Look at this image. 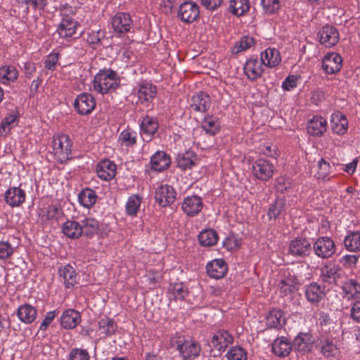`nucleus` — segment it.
Wrapping results in <instances>:
<instances>
[{
  "mask_svg": "<svg viewBox=\"0 0 360 360\" xmlns=\"http://www.w3.org/2000/svg\"><path fill=\"white\" fill-rule=\"evenodd\" d=\"M120 84V76L110 68L100 70L94 76L93 82L94 91L103 95L114 91Z\"/></svg>",
  "mask_w": 360,
  "mask_h": 360,
  "instance_id": "1",
  "label": "nucleus"
},
{
  "mask_svg": "<svg viewBox=\"0 0 360 360\" xmlns=\"http://www.w3.org/2000/svg\"><path fill=\"white\" fill-rule=\"evenodd\" d=\"M304 265L297 266L291 270H286L283 273V278L279 281L278 287L281 293L288 295L298 290V285L302 281V270H307Z\"/></svg>",
  "mask_w": 360,
  "mask_h": 360,
  "instance_id": "2",
  "label": "nucleus"
},
{
  "mask_svg": "<svg viewBox=\"0 0 360 360\" xmlns=\"http://www.w3.org/2000/svg\"><path fill=\"white\" fill-rule=\"evenodd\" d=\"M53 153L56 160L64 163L72 158V141L67 134L53 136L52 140Z\"/></svg>",
  "mask_w": 360,
  "mask_h": 360,
  "instance_id": "3",
  "label": "nucleus"
},
{
  "mask_svg": "<svg viewBox=\"0 0 360 360\" xmlns=\"http://www.w3.org/2000/svg\"><path fill=\"white\" fill-rule=\"evenodd\" d=\"M176 349L183 360L195 359L201 352V347L198 342L184 338H179L176 341Z\"/></svg>",
  "mask_w": 360,
  "mask_h": 360,
  "instance_id": "4",
  "label": "nucleus"
},
{
  "mask_svg": "<svg viewBox=\"0 0 360 360\" xmlns=\"http://www.w3.org/2000/svg\"><path fill=\"white\" fill-rule=\"evenodd\" d=\"M314 254L322 259H328L335 252L336 248L334 241L329 237H319L314 243Z\"/></svg>",
  "mask_w": 360,
  "mask_h": 360,
  "instance_id": "5",
  "label": "nucleus"
},
{
  "mask_svg": "<svg viewBox=\"0 0 360 360\" xmlns=\"http://www.w3.org/2000/svg\"><path fill=\"white\" fill-rule=\"evenodd\" d=\"M274 170V165L266 159H258L252 165L253 175L257 179L264 181L273 177Z\"/></svg>",
  "mask_w": 360,
  "mask_h": 360,
  "instance_id": "6",
  "label": "nucleus"
},
{
  "mask_svg": "<svg viewBox=\"0 0 360 360\" xmlns=\"http://www.w3.org/2000/svg\"><path fill=\"white\" fill-rule=\"evenodd\" d=\"M96 105L94 96L89 93H82L75 99L73 106L78 114L87 115L95 108Z\"/></svg>",
  "mask_w": 360,
  "mask_h": 360,
  "instance_id": "7",
  "label": "nucleus"
},
{
  "mask_svg": "<svg viewBox=\"0 0 360 360\" xmlns=\"http://www.w3.org/2000/svg\"><path fill=\"white\" fill-rule=\"evenodd\" d=\"M320 44L326 47L330 48L337 44L340 39L338 29L333 25L323 26L317 33Z\"/></svg>",
  "mask_w": 360,
  "mask_h": 360,
  "instance_id": "8",
  "label": "nucleus"
},
{
  "mask_svg": "<svg viewBox=\"0 0 360 360\" xmlns=\"http://www.w3.org/2000/svg\"><path fill=\"white\" fill-rule=\"evenodd\" d=\"M200 16L199 6L193 1H186L179 6L178 18L185 23H191Z\"/></svg>",
  "mask_w": 360,
  "mask_h": 360,
  "instance_id": "9",
  "label": "nucleus"
},
{
  "mask_svg": "<svg viewBox=\"0 0 360 360\" xmlns=\"http://www.w3.org/2000/svg\"><path fill=\"white\" fill-rule=\"evenodd\" d=\"M311 250V245L308 239L297 237L290 241L288 247V253L296 257L308 256Z\"/></svg>",
  "mask_w": 360,
  "mask_h": 360,
  "instance_id": "10",
  "label": "nucleus"
},
{
  "mask_svg": "<svg viewBox=\"0 0 360 360\" xmlns=\"http://www.w3.org/2000/svg\"><path fill=\"white\" fill-rule=\"evenodd\" d=\"M243 71L249 80L255 82L262 77L264 68L263 64L257 58L251 57L245 63Z\"/></svg>",
  "mask_w": 360,
  "mask_h": 360,
  "instance_id": "11",
  "label": "nucleus"
},
{
  "mask_svg": "<svg viewBox=\"0 0 360 360\" xmlns=\"http://www.w3.org/2000/svg\"><path fill=\"white\" fill-rule=\"evenodd\" d=\"M176 196L174 188L169 185L165 184L158 186L155 191V200L162 207L172 204Z\"/></svg>",
  "mask_w": 360,
  "mask_h": 360,
  "instance_id": "12",
  "label": "nucleus"
},
{
  "mask_svg": "<svg viewBox=\"0 0 360 360\" xmlns=\"http://www.w3.org/2000/svg\"><path fill=\"white\" fill-rule=\"evenodd\" d=\"M25 198V191L17 186L9 188L4 193V201L11 207L20 206Z\"/></svg>",
  "mask_w": 360,
  "mask_h": 360,
  "instance_id": "13",
  "label": "nucleus"
},
{
  "mask_svg": "<svg viewBox=\"0 0 360 360\" xmlns=\"http://www.w3.org/2000/svg\"><path fill=\"white\" fill-rule=\"evenodd\" d=\"M203 203L201 198L193 195L184 198L181 209L189 217L197 215L202 209Z\"/></svg>",
  "mask_w": 360,
  "mask_h": 360,
  "instance_id": "14",
  "label": "nucleus"
},
{
  "mask_svg": "<svg viewBox=\"0 0 360 360\" xmlns=\"http://www.w3.org/2000/svg\"><path fill=\"white\" fill-rule=\"evenodd\" d=\"M314 340L309 333H300L293 340L292 349L305 354L311 351Z\"/></svg>",
  "mask_w": 360,
  "mask_h": 360,
  "instance_id": "15",
  "label": "nucleus"
},
{
  "mask_svg": "<svg viewBox=\"0 0 360 360\" xmlns=\"http://www.w3.org/2000/svg\"><path fill=\"white\" fill-rule=\"evenodd\" d=\"M157 95L156 86L150 83H143L140 86L137 91L138 101L149 107L150 103L153 101Z\"/></svg>",
  "mask_w": 360,
  "mask_h": 360,
  "instance_id": "16",
  "label": "nucleus"
},
{
  "mask_svg": "<svg viewBox=\"0 0 360 360\" xmlns=\"http://www.w3.org/2000/svg\"><path fill=\"white\" fill-rule=\"evenodd\" d=\"M131 18L129 14L126 13H117L112 18L111 24L115 32L125 33L130 30Z\"/></svg>",
  "mask_w": 360,
  "mask_h": 360,
  "instance_id": "17",
  "label": "nucleus"
},
{
  "mask_svg": "<svg viewBox=\"0 0 360 360\" xmlns=\"http://www.w3.org/2000/svg\"><path fill=\"white\" fill-rule=\"evenodd\" d=\"M206 271L210 278L220 279L227 273L228 267L224 259H217L207 264Z\"/></svg>",
  "mask_w": 360,
  "mask_h": 360,
  "instance_id": "18",
  "label": "nucleus"
},
{
  "mask_svg": "<svg viewBox=\"0 0 360 360\" xmlns=\"http://www.w3.org/2000/svg\"><path fill=\"white\" fill-rule=\"evenodd\" d=\"M342 57L335 53L327 54L322 60V68L326 73L334 74L342 68Z\"/></svg>",
  "mask_w": 360,
  "mask_h": 360,
  "instance_id": "19",
  "label": "nucleus"
},
{
  "mask_svg": "<svg viewBox=\"0 0 360 360\" xmlns=\"http://www.w3.org/2000/svg\"><path fill=\"white\" fill-rule=\"evenodd\" d=\"M79 27V23L77 21L70 16H66L62 20L57 32L60 37L68 38L76 34V30Z\"/></svg>",
  "mask_w": 360,
  "mask_h": 360,
  "instance_id": "20",
  "label": "nucleus"
},
{
  "mask_svg": "<svg viewBox=\"0 0 360 360\" xmlns=\"http://www.w3.org/2000/svg\"><path fill=\"white\" fill-rule=\"evenodd\" d=\"M259 60L264 66L272 68L281 63V57L276 49L269 47L261 52Z\"/></svg>",
  "mask_w": 360,
  "mask_h": 360,
  "instance_id": "21",
  "label": "nucleus"
},
{
  "mask_svg": "<svg viewBox=\"0 0 360 360\" xmlns=\"http://www.w3.org/2000/svg\"><path fill=\"white\" fill-rule=\"evenodd\" d=\"M81 321L80 314L72 309H68L63 311L60 318V323L61 326L65 329H73Z\"/></svg>",
  "mask_w": 360,
  "mask_h": 360,
  "instance_id": "22",
  "label": "nucleus"
},
{
  "mask_svg": "<svg viewBox=\"0 0 360 360\" xmlns=\"http://www.w3.org/2000/svg\"><path fill=\"white\" fill-rule=\"evenodd\" d=\"M96 172L100 179L110 181L115 176L116 165L108 160H102L96 166Z\"/></svg>",
  "mask_w": 360,
  "mask_h": 360,
  "instance_id": "23",
  "label": "nucleus"
},
{
  "mask_svg": "<svg viewBox=\"0 0 360 360\" xmlns=\"http://www.w3.org/2000/svg\"><path fill=\"white\" fill-rule=\"evenodd\" d=\"M327 122L321 116H314L307 125V132L314 136H321L326 131Z\"/></svg>",
  "mask_w": 360,
  "mask_h": 360,
  "instance_id": "24",
  "label": "nucleus"
},
{
  "mask_svg": "<svg viewBox=\"0 0 360 360\" xmlns=\"http://www.w3.org/2000/svg\"><path fill=\"white\" fill-rule=\"evenodd\" d=\"M58 274L63 279V283L66 288H72L77 283V274L75 268L70 264L59 267Z\"/></svg>",
  "mask_w": 360,
  "mask_h": 360,
  "instance_id": "25",
  "label": "nucleus"
},
{
  "mask_svg": "<svg viewBox=\"0 0 360 360\" xmlns=\"http://www.w3.org/2000/svg\"><path fill=\"white\" fill-rule=\"evenodd\" d=\"M171 163V158L164 151H158L150 158L151 169L157 172L167 169Z\"/></svg>",
  "mask_w": 360,
  "mask_h": 360,
  "instance_id": "26",
  "label": "nucleus"
},
{
  "mask_svg": "<svg viewBox=\"0 0 360 360\" xmlns=\"http://www.w3.org/2000/svg\"><path fill=\"white\" fill-rule=\"evenodd\" d=\"M233 342L232 335L226 330H219L212 337L211 343L219 352L225 349Z\"/></svg>",
  "mask_w": 360,
  "mask_h": 360,
  "instance_id": "27",
  "label": "nucleus"
},
{
  "mask_svg": "<svg viewBox=\"0 0 360 360\" xmlns=\"http://www.w3.org/2000/svg\"><path fill=\"white\" fill-rule=\"evenodd\" d=\"M210 105V97L204 92H199L191 98V108L196 112H205Z\"/></svg>",
  "mask_w": 360,
  "mask_h": 360,
  "instance_id": "28",
  "label": "nucleus"
},
{
  "mask_svg": "<svg viewBox=\"0 0 360 360\" xmlns=\"http://www.w3.org/2000/svg\"><path fill=\"white\" fill-rule=\"evenodd\" d=\"M197 155L191 150L179 153L176 158L177 167L184 172L195 167L197 165Z\"/></svg>",
  "mask_w": 360,
  "mask_h": 360,
  "instance_id": "29",
  "label": "nucleus"
},
{
  "mask_svg": "<svg viewBox=\"0 0 360 360\" xmlns=\"http://www.w3.org/2000/svg\"><path fill=\"white\" fill-rule=\"evenodd\" d=\"M340 276V268L334 264L325 265L321 269V278L326 283H336Z\"/></svg>",
  "mask_w": 360,
  "mask_h": 360,
  "instance_id": "30",
  "label": "nucleus"
},
{
  "mask_svg": "<svg viewBox=\"0 0 360 360\" xmlns=\"http://www.w3.org/2000/svg\"><path fill=\"white\" fill-rule=\"evenodd\" d=\"M292 343L285 337L276 338L272 344V352L279 357H285L292 350Z\"/></svg>",
  "mask_w": 360,
  "mask_h": 360,
  "instance_id": "31",
  "label": "nucleus"
},
{
  "mask_svg": "<svg viewBox=\"0 0 360 360\" xmlns=\"http://www.w3.org/2000/svg\"><path fill=\"white\" fill-rule=\"evenodd\" d=\"M141 133L143 136V139L150 140L158 129V123L155 118L146 116L144 117L140 124Z\"/></svg>",
  "mask_w": 360,
  "mask_h": 360,
  "instance_id": "32",
  "label": "nucleus"
},
{
  "mask_svg": "<svg viewBox=\"0 0 360 360\" xmlns=\"http://www.w3.org/2000/svg\"><path fill=\"white\" fill-rule=\"evenodd\" d=\"M37 309L30 304L20 305L17 310L20 321L25 324L32 323L37 318Z\"/></svg>",
  "mask_w": 360,
  "mask_h": 360,
  "instance_id": "33",
  "label": "nucleus"
},
{
  "mask_svg": "<svg viewBox=\"0 0 360 360\" xmlns=\"http://www.w3.org/2000/svg\"><path fill=\"white\" fill-rule=\"evenodd\" d=\"M304 294L309 302L318 304L324 295V287L316 283H312L306 287Z\"/></svg>",
  "mask_w": 360,
  "mask_h": 360,
  "instance_id": "34",
  "label": "nucleus"
},
{
  "mask_svg": "<svg viewBox=\"0 0 360 360\" xmlns=\"http://www.w3.org/2000/svg\"><path fill=\"white\" fill-rule=\"evenodd\" d=\"M266 326L270 328L279 329L285 323L284 313L281 309H272L266 316Z\"/></svg>",
  "mask_w": 360,
  "mask_h": 360,
  "instance_id": "35",
  "label": "nucleus"
},
{
  "mask_svg": "<svg viewBox=\"0 0 360 360\" xmlns=\"http://www.w3.org/2000/svg\"><path fill=\"white\" fill-rule=\"evenodd\" d=\"M342 290L347 299H356L360 295V283L353 278L347 279L342 286Z\"/></svg>",
  "mask_w": 360,
  "mask_h": 360,
  "instance_id": "36",
  "label": "nucleus"
},
{
  "mask_svg": "<svg viewBox=\"0 0 360 360\" xmlns=\"http://www.w3.org/2000/svg\"><path fill=\"white\" fill-rule=\"evenodd\" d=\"M201 128L206 134L214 136L219 131V120L212 115H206L201 122Z\"/></svg>",
  "mask_w": 360,
  "mask_h": 360,
  "instance_id": "37",
  "label": "nucleus"
},
{
  "mask_svg": "<svg viewBox=\"0 0 360 360\" xmlns=\"http://www.w3.org/2000/svg\"><path fill=\"white\" fill-rule=\"evenodd\" d=\"M285 200L284 198H278L274 203L269 205L267 216L269 220L276 219L280 216L285 213Z\"/></svg>",
  "mask_w": 360,
  "mask_h": 360,
  "instance_id": "38",
  "label": "nucleus"
},
{
  "mask_svg": "<svg viewBox=\"0 0 360 360\" xmlns=\"http://www.w3.org/2000/svg\"><path fill=\"white\" fill-rule=\"evenodd\" d=\"M63 232L70 238L77 239L82 235L81 224L76 221L68 220L63 225Z\"/></svg>",
  "mask_w": 360,
  "mask_h": 360,
  "instance_id": "39",
  "label": "nucleus"
},
{
  "mask_svg": "<svg viewBox=\"0 0 360 360\" xmlns=\"http://www.w3.org/2000/svg\"><path fill=\"white\" fill-rule=\"evenodd\" d=\"M348 127V122L345 115L342 114H335L332 116L331 127L334 133L344 134Z\"/></svg>",
  "mask_w": 360,
  "mask_h": 360,
  "instance_id": "40",
  "label": "nucleus"
},
{
  "mask_svg": "<svg viewBox=\"0 0 360 360\" xmlns=\"http://www.w3.org/2000/svg\"><path fill=\"white\" fill-rule=\"evenodd\" d=\"M97 195L91 188L83 189L78 195V200L79 203L84 207L90 208L96 202Z\"/></svg>",
  "mask_w": 360,
  "mask_h": 360,
  "instance_id": "41",
  "label": "nucleus"
},
{
  "mask_svg": "<svg viewBox=\"0 0 360 360\" xmlns=\"http://www.w3.org/2000/svg\"><path fill=\"white\" fill-rule=\"evenodd\" d=\"M198 240L200 244L202 246H213L218 241L217 233L211 229H205L198 235Z\"/></svg>",
  "mask_w": 360,
  "mask_h": 360,
  "instance_id": "42",
  "label": "nucleus"
},
{
  "mask_svg": "<svg viewBox=\"0 0 360 360\" xmlns=\"http://www.w3.org/2000/svg\"><path fill=\"white\" fill-rule=\"evenodd\" d=\"M19 117L20 113L17 110H14L8 114L1 124L0 136H4L9 132L13 125L18 122Z\"/></svg>",
  "mask_w": 360,
  "mask_h": 360,
  "instance_id": "43",
  "label": "nucleus"
},
{
  "mask_svg": "<svg viewBox=\"0 0 360 360\" xmlns=\"http://www.w3.org/2000/svg\"><path fill=\"white\" fill-rule=\"evenodd\" d=\"M229 9L236 16L243 15L250 9V1L249 0H231Z\"/></svg>",
  "mask_w": 360,
  "mask_h": 360,
  "instance_id": "44",
  "label": "nucleus"
},
{
  "mask_svg": "<svg viewBox=\"0 0 360 360\" xmlns=\"http://www.w3.org/2000/svg\"><path fill=\"white\" fill-rule=\"evenodd\" d=\"M81 228L82 234L86 236H92L98 233L99 230V223L94 218L87 217L82 221Z\"/></svg>",
  "mask_w": 360,
  "mask_h": 360,
  "instance_id": "45",
  "label": "nucleus"
},
{
  "mask_svg": "<svg viewBox=\"0 0 360 360\" xmlns=\"http://www.w3.org/2000/svg\"><path fill=\"white\" fill-rule=\"evenodd\" d=\"M142 202L141 197L138 194L131 195L126 203V212L128 215L134 217L137 214Z\"/></svg>",
  "mask_w": 360,
  "mask_h": 360,
  "instance_id": "46",
  "label": "nucleus"
},
{
  "mask_svg": "<svg viewBox=\"0 0 360 360\" xmlns=\"http://www.w3.org/2000/svg\"><path fill=\"white\" fill-rule=\"evenodd\" d=\"M347 250L352 252L360 250V232L354 231L345 237L344 240Z\"/></svg>",
  "mask_w": 360,
  "mask_h": 360,
  "instance_id": "47",
  "label": "nucleus"
},
{
  "mask_svg": "<svg viewBox=\"0 0 360 360\" xmlns=\"http://www.w3.org/2000/svg\"><path fill=\"white\" fill-rule=\"evenodd\" d=\"M98 330L101 334L110 336L115 333L117 325L113 319L108 318L102 319L98 322Z\"/></svg>",
  "mask_w": 360,
  "mask_h": 360,
  "instance_id": "48",
  "label": "nucleus"
},
{
  "mask_svg": "<svg viewBox=\"0 0 360 360\" xmlns=\"http://www.w3.org/2000/svg\"><path fill=\"white\" fill-rule=\"evenodd\" d=\"M18 78V71L13 66H3L0 68V81L6 84L14 82Z\"/></svg>",
  "mask_w": 360,
  "mask_h": 360,
  "instance_id": "49",
  "label": "nucleus"
},
{
  "mask_svg": "<svg viewBox=\"0 0 360 360\" xmlns=\"http://www.w3.org/2000/svg\"><path fill=\"white\" fill-rule=\"evenodd\" d=\"M169 290L176 300H183L188 294V288L181 283L171 285Z\"/></svg>",
  "mask_w": 360,
  "mask_h": 360,
  "instance_id": "50",
  "label": "nucleus"
},
{
  "mask_svg": "<svg viewBox=\"0 0 360 360\" xmlns=\"http://www.w3.org/2000/svg\"><path fill=\"white\" fill-rule=\"evenodd\" d=\"M255 44V41L252 37L245 36L243 37L240 41L235 44L232 52L233 53H238L241 51H245L251 48Z\"/></svg>",
  "mask_w": 360,
  "mask_h": 360,
  "instance_id": "51",
  "label": "nucleus"
},
{
  "mask_svg": "<svg viewBox=\"0 0 360 360\" xmlns=\"http://www.w3.org/2000/svg\"><path fill=\"white\" fill-rule=\"evenodd\" d=\"M228 360H247V352L241 347H232L227 352Z\"/></svg>",
  "mask_w": 360,
  "mask_h": 360,
  "instance_id": "52",
  "label": "nucleus"
},
{
  "mask_svg": "<svg viewBox=\"0 0 360 360\" xmlns=\"http://www.w3.org/2000/svg\"><path fill=\"white\" fill-rule=\"evenodd\" d=\"M104 37L105 33L103 30H92L87 34L86 41L91 46L98 45Z\"/></svg>",
  "mask_w": 360,
  "mask_h": 360,
  "instance_id": "53",
  "label": "nucleus"
},
{
  "mask_svg": "<svg viewBox=\"0 0 360 360\" xmlns=\"http://www.w3.org/2000/svg\"><path fill=\"white\" fill-rule=\"evenodd\" d=\"M261 4L265 12L269 14L277 12L280 8L279 0H261Z\"/></svg>",
  "mask_w": 360,
  "mask_h": 360,
  "instance_id": "54",
  "label": "nucleus"
},
{
  "mask_svg": "<svg viewBox=\"0 0 360 360\" xmlns=\"http://www.w3.org/2000/svg\"><path fill=\"white\" fill-rule=\"evenodd\" d=\"M120 141L126 146H133L136 143L135 133L129 129L124 130L120 135Z\"/></svg>",
  "mask_w": 360,
  "mask_h": 360,
  "instance_id": "55",
  "label": "nucleus"
},
{
  "mask_svg": "<svg viewBox=\"0 0 360 360\" xmlns=\"http://www.w3.org/2000/svg\"><path fill=\"white\" fill-rule=\"evenodd\" d=\"M337 351V347L330 340H326L321 347V353L326 356H333Z\"/></svg>",
  "mask_w": 360,
  "mask_h": 360,
  "instance_id": "56",
  "label": "nucleus"
},
{
  "mask_svg": "<svg viewBox=\"0 0 360 360\" xmlns=\"http://www.w3.org/2000/svg\"><path fill=\"white\" fill-rule=\"evenodd\" d=\"M14 252V248L8 242H0V259L9 258Z\"/></svg>",
  "mask_w": 360,
  "mask_h": 360,
  "instance_id": "57",
  "label": "nucleus"
},
{
  "mask_svg": "<svg viewBox=\"0 0 360 360\" xmlns=\"http://www.w3.org/2000/svg\"><path fill=\"white\" fill-rule=\"evenodd\" d=\"M70 360H89V353L86 349L75 348L70 353Z\"/></svg>",
  "mask_w": 360,
  "mask_h": 360,
  "instance_id": "58",
  "label": "nucleus"
},
{
  "mask_svg": "<svg viewBox=\"0 0 360 360\" xmlns=\"http://www.w3.org/2000/svg\"><path fill=\"white\" fill-rule=\"evenodd\" d=\"M318 178L324 179L330 173V166L328 162L321 158L318 162Z\"/></svg>",
  "mask_w": 360,
  "mask_h": 360,
  "instance_id": "59",
  "label": "nucleus"
},
{
  "mask_svg": "<svg viewBox=\"0 0 360 360\" xmlns=\"http://www.w3.org/2000/svg\"><path fill=\"white\" fill-rule=\"evenodd\" d=\"M297 77L296 75H289L283 82L282 88L286 91H291L297 86Z\"/></svg>",
  "mask_w": 360,
  "mask_h": 360,
  "instance_id": "60",
  "label": "nucleus"
},
{
  "mask_svg": "<svg viewBox=\"0 0 360 360\" xmlns=\"http://www.w3.org/2000/svg\"><path fill=\"white\" fill-rule=\"evenodd\" d=\"M58 311L57 310H53L49 311L46 314L45 317L41 322L39 330H44L47 328V327L50 325L51 321L54 319V318L58 315Z\"/></svg>",
  "mask_w": 360,
  "mask_h": 360,
  "instance_id": "61",
  "label": "nucleus"
},
{
  "mask_svg": "<svg viewBox=\"0 0 360 360\" xmlns=\"http://www.w3.org/2000/svg\"><path fill=\"white\" fill-rule=\"evenodd\" d=\"M58 60V53H51L47 56L44 62V67L48 70H55L56 65Z\"/></svg>",
  "mask_w": 360,
  "mask_h": 360,
  "instance_id": "62",
  "label": "nucleus"
},
{
  "mask_svg": "<svg viewBox=\"0 0 360 360\" xmlns=\"http://www.w3.org/2000/svg\"><path fill=\"white\" fill-rule=\"evenodd\" d=\"M341 262L347 267H354L358 262V257L354 255H346L342 257Z\"/></svg>",
  "mask_w": 360,
  "mask_h": 360,
  "instance_id": "63",
  "label": "nucleus"
},
{
  "mask_svg": "<svg viewBox=\"0 0 360 360\" xmlns=\"http://www.w3.org/2000/svg\"><path fill=\"white\" fill-rule=\"evenodd\" d=\"M351 316L354 320L360 322V301L354 303L351 309Z\"/></svg>",
  "mask_w": 360,
  "mask_h": 360,
  "instance_id": "64",
  "label": "nucleus"
}]
</instances>
